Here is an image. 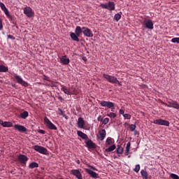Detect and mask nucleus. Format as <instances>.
<instances>
[{
    "label": "nucleus",
    "mask_w": 179,
    "mask_h": 179,
    "mask_svg": "<svg viewBox=\"0 0 179 179\" xmlns=\"http://www.w3.org/2000/svg\"><path fill=\"white\" fill-rule=\"evenodd\" d=\"M7 127H13V124L12 123V122H7Z\"/></svg>",
    "instance_id": "a19ab883"
},
{
    "label": "nucleus",
    "mask_w": 179,
    "mask_h": 179,
    "mask_svg": "<svg viewBox=\"0 0 179 179\" xmlns=\"http://www.w3.org/2000/svg\"><path fill=\"white\" fill-rule=\"evenodd\" d=\"M89 167L91 169H93V170H95V171H97L98 169H96V168L95 166H93L92 165H89Z\"/></svg>",
    "instance_id": "de8ad7c7"
},
{
    "label": "nucleus",
    "mask_w": 179,
    "mask_h": 179,
    "mask_svg": "<svg viewBox=\"0 0 179 179\" xmlns=\"http://www.w3.org/2000/svg\"><path fill=\"white\" fill-rule=\"evenodd\" d=\"M59 179H64V178H59Z\"/></svg>",
    "instance_id": "680f3d73"
},
{
    "label": "nucleus",
    "mask_w": 179,
    "mask_h": 179,
    "mask_svg": "<svg viewBox=\"0 0 179 179\" xmlns=\"http://www.w3.org/2000/svg\"><path fill=\"white\" fill-rule=\"evenodd\" d=\"M64 117L66 118V120H68V116L65 114V112L64 113Z\"/></svg>",
    "instance_id": "864d4df0"
},
{
    "label": "nucleus",
    "mask_w": 179,
    "mask_h": 179,
    "mask_svg": "<svg viewBox=\"0 0 179 179\" xmlns=\"http://www.w3.org/2000/svg\"><path fill=\"white\" fill-rule=\"evenodd\" d=\"M103 77L110 83L117 84L119 86H121L120 82L115 78V76H113V75L103 74Z\"/></svg>",
    "instance_id": "f03ea898"
},
{
    "label": "nucleus",
    "mask_w": 179,
    "mask_h": 179,
    "mask_svg": "<svg viewBox=\"0 0 179 179\" xmlns=\"http://www.w3.org/2000/svg\"><path fill=\"white\" fill-rule=\"evenodd\" d=\"M4 13L6 14V15L8 17V19H10V20H13V17L12 15H10L8 9L6 7H4V10H3Z\"/></svg>",
    "instance_id": "5701e85b"
},
{
    "label": "nucleus",
    "mask_w": 179,
    "mask_h": 179,
    "mask_svg": "<svg viewBox=\"0 0 179 179\" xmlns=\"http://www.w3.org/2000/svg\"><path fill=\"white\" fill-rule=\"evenodd\" d=\"M8 71V68L6 67V66L1 65L0 66V72H6Z\"/></svg>",
    "instance_id": "c756f323"
},
{
    "label": "nucleus",
    "mask_w": 179,
    "mask_h": 179,
    "mask_svg": "<svg viewBox=\"0 0 179 179\" xmlns=\"http://www.w3.org/2000/svg\"><path fill=\"white\" fill-rule=\"evenodd\" d=\"M106 136V131L105 129H101V130L99 131V140L103 141L105 137Z\"/></svg>",
    "instance_id": "6ab92c4d"
},
{
    "label": "nucleus",
    "mask_w": 179,
    "mask_h": 179,
    "mask_svg": "<svg viewBox=\"0 0 179 179\" xmlns=\"http://www.w3.org/2000/svg\"><path fill=\"white\" fill-rule=\"evenodd\" d=\"M144 26L148 29L152 30L154 29V23L152 22V20H145Z\"/></svg>",
    "instance_id": "9b49d317"
},
{
    "label": "nucleus",
    "mask_w": 179,
    "mask_h": 179,
    "mask_svg": "<svg viewBox=\"0 0 179 179\" xmlns=\"http://www.w3.org/2000/svg\"><path fill=\"white\" fill-rule=\"evenodd\" d=\"M0 7H1V10H3V12H4L5 4L3 3V2H0Z\"/></svg>",
    "instance_id": "ea45409f"
},
{
    "label": "nucleus",
    "mask_w": 179,
    "mask_h": 179,
    "mask_svg": "<svg viewBox=\"0 0 179 179\" xmlns=\"http://www.w3.org/2000/svg\"><path fill=\"white\" fill-rule=\"evenodd\" d=\"M124 152V148L121 147V145L118 146L116 152L117 154L121 155Z\"/></svg>",
    "instance_id": "c85d7f7f"
},
{
    "label": "nucleus",
    "mask_w": 179,
    "mask_h": 179,
    "mask_svg": "<svg viewBox=\"0 0 179 179\" xmlns=\"http://www.w3.org/2000/svg\"><path fill=\"white\" fill-rule=\"evenodd\" d=\"M0 124L3 127V121L2 120H0Z\"/></svg>",
    "instance_id": "5fc2aeb1"
},
{
    "label": "nucleus",
    "mask_w": 179,
    "mask_h": 179,
    "mask_svg": "<svg viewBox=\"0 0 179 179\" xmlns=\"http://www.w3.org/2000/svg\"><path fill=\"white\" fill-rule=\"evenodd\" d=\"M162 104L169 108H174V109H179V103L177 101H174L173 99H169L168 103L166 102H162Z\"/></svg>",
    "instance_id": "7ed1b4c3"
},
{
    "label": "nucleus",
    "mask_w": 179,
    "mask_h": 179,
    "mask_svg": "<svg viewBox=\"0 0 179 179\" xmlns=\"http://www.w3.org/2000/svg\"><path fill=\"white\" fill-rule=\"evenodd\" d=\"M70 37L74 41L79 42V38H78L76 33H70Z\"/></svg>",
    "instance_id": "412c9836"
},
{
    "label": "nucleus",
    "mask_w": 179,
    "mask_h": 179,
    "mask_svg": "<svg viewBox=\"0 0 179 179\" xmlns=\"http://www.w3.org/2000/svg\"><path fill=\"white\" fill-rule=\"evenodd\" d=\"M13 87H16V85H12Z\"/></svg>",
    "instance_id": "bf43d9fd"
},
{
    "label": "nucleus",
    "mask_w": 179,
    "mask_h": 179,
    "mask_svg": "<svg viewBox=\"0 0 179 179\" xmlns=\"http://www.w3.org/2000/svg\"><path fill=\"white\" fill-rule=\"evenodd\" d=\"M34 149L36 152H40V154L48 155V150L46 148L42 147L41 145H34Z\"/></svg>",
    "instance_id": "0eeeda50"
},
{
    "label": "nucleus",
    "mask_w": 179,
    "mask_h": 179,
    "mask_svg": "<svg viewBox=\"0 0 179 179\" xmlns=\"http://www.w3.org/2000/svg\"><path fill=\"white\" fill-rule=\"evenodd\" d=\"M2 29H3V21L0 18V31H2Z\"/></svg>",
    "instance_id": "79ce46f5"
},
{
    "label": "nucleus",
    "mask_w": 179,
    "mask_h": 179,
    "mask_svg": "<svg viewBox=\"0 0 179 179\" xmlns=\"http://www.w3.org/2000/svg\"><path fill=\"white\" fill-rule=\"evenodd\" d=\"M101 8L108 9V10H115V3L113 1H109L108 3H101L100 4Z\"/></svg>",
    "instance_id": "39448f33"
},
{
    "label": "nucleus",
    "mask_w": 179,
    "mask_h": 179,
    "mask_svg": "<svg viewBox=\"0 0 179 179\" xmlns=\"http://www.w3.org/2000/svg\"><path fill=\"white\" fill-rule=\"evenodd\" d=\"M71 173L74 176L77 177L78 179H83L82 176V173L78 169H72L71 170Z\"/></svg>",
    "instance_id": "4468645a"
},
{
    "label": "nucleus",
    "mask_w": 179,
    "mask_h": 179,
    "mask_svg": "<svg viewBox=\"0 0 179 179\" xmlns=\"http://www.w3.org/2000/svg\"><path fill=\"white\" fill-rule=\"evenodd\" d=\"M76 163H77L78 164H80V161L79 159H78V160L76 161Z\"/></svg>",
    "instance_id": "13d9d810"
},
{
    "label": "nucleus",
    "mask_w": 179,
    "mask_h": 179,
    "mask_svg": "<svg viewBox=\"0 0 179 179\" xmlns=\"http://www.w3.org/2000/svg\"><path fill=\"white\" fill-rule=\"evenodd\" d=\"M115 149H116L115 144H113L112 145H110V147L106 149V152H113V150H115Z\"/></svg>",
    "instance_id": "a878e982"
},
{
    "label": "nucleus",
    "mask_w": 179,
    "mask_h": 179,
    "mask_svg": "<svg viewBox=\"0 0 179 179\" xmlns=\"http://www.w3.org/2000/svg\"><path fill=\"white\" fill-rule=\"evenodd\" d=\"M3 127H7V122H3Z\"/></svg>",
    "instance_id": "6e6d98bb"
},
{
    "label": "nucleus",
    "mask_w": 179,
    "mask_h": 179,
    "mask_svg": "<svg viewBox=\"0 0 179 179\" xmlns=\"http://www.w3.org/2000/svg\"><path fill=\"white\" fill-rule=\"evenodd\" d=\"M100 104L101 107H107L109 109H110L111 111H115V103H113V102H111L110 101H101L100 102Z\"/></svg>",
    "instance_id": "20e7f679"
},
{
    "label": "nucleus",
    "mask_w": 179,
    "mask_h": 179,
    "mask_svg": "<svg viewBox=\"0 0 179 179\" xmlns=\"http://www.w3.org/2000/svg\"><path fill=\"white\" fill-rule=\"evenodd\" d=\"M140 169H141L140 164H137V165H136V166L134 168V171L136 173H138V171H140Z\"/></svg>",
    "instance_id": "f704fd0d"
},
{
    "label": "nucleus",
    "mask_w": 179,
    "mask_h": 179,
    "mask_svg": "<svg viewBox=\"0 0 179 179\" xmlns=\"http://www.w3.org/2000/svg\"><path fill=\"white\" fill-rule=\"evenodd\" d=\"M0 179H2V178H0Z\"/></svg>",
    "instance_id": "e2e57ef3"
},
{
    "label": "nucleus",
    "mask_w": 179,
    "mask_h": 179,
    "mask_svg": "<svg viewBox=\"0 0 179 179\" xmlns=\"http://www.w3.org/2000/svg\"><path fill=\"white\" fill-rule=\"evenodd\" d=\"M38 166H39V164L37 162H31L29 165V168L30 169H34V168H38Z\"/></svg>",
    "instance_id": "bb28decb"
},
{
    "label": "nucleus",
    "mask_w": 179,
    "mask_h": 179,
    "mask_svg": "<svg viewBox=\"0 0 179 179\" xmlns=\"http://www.w3.org/2000/svg\"><path fill=\"white\" fill-rule=\"evenodd\" d=\"M122 13L120 12V13H117V14H115V16H114V20L116 21V22H118L119 20H120L121 17H122Z\"/></svg>",
    "instance_id": "393cba45"
},
{
    "label": "nucleus",
    "mask_w": 179,
    "mask_h": 179,
    "mask_svg": "<svg viewBox=\"0 0 179 179\" xmlns=\"http://www.w3.org/2000/svg\"><path fill=\"white\" fill-rule=\"evenodd\" d=\"M18 161L22 164H27V161H29V158L26 155L20 154V156H18Z\"/></svg>",
    "instance_id": "f8f14e48"
},
{
    "label": "nucleus",
    "mask_w": 179,
    "mask_h": 179,
    "mask_svg": "<svg viewBox=\"0 0 179 179\" xmlns=\"http://www.w3.org/2000/svg\"><path fill=\"white\" fill-rule=\"evenodd\" d=\"M44 122L46 124V127L51 130H57V127L52 122L48 117H44Z\"/></svg>",
    "instance_id": "423d86ee"
},
{
    "label": "nucleus",
    "mask_w": 179,
    "mask_h": 179,
    "mask_svg": "<svg viewBox=\"0 0 179 179\" xmlns=\"http://www.w3.org/2000/svg\"><path fill=\"white\" fill-rule=\"evenodd\" d=\"M109 122V118L108 117H106L103 120V124H107V123Z\"/></svg>",
    "instance_id": "4c0bfd02"
},
{
    "label": "nucleus",
    "mask_w": 179,
    "mask_h": 179,
    "mask_svg": "<svg viewBox=\"0 0 179 179\" xmlns=\"http://www.w3.org/2000/svg\"><path fill=\"white\" fill-rule=\"evenodd\" d=\"M60 62L63 64H70V59L66 55L61 56Z\"/></svg>",
    "instance_id": "dca6fc26"
},
{
    "label": "nucleus",
    "mask_w": 179,
    "mask_h": 179,
    "mask_svg": "<svg viewBox=\"0 0 179 179\" xmlns=\"http://www.w3.org/2000/svg\"><path fill=\"white\" fill-rule=\"evenodd\" d=\"M59 110L60 111V115L64 117L65 111L62 110V109H61V108H59Z\"/></svg>",
    "instance_id": "a18cd8bd"
},
{
    "label": "nucleus",
    "mask_w": 179,
    "mask_h": 179,
    "mask_svg": "<svg viewBox=\"0 0 179 179\" xmlns=\"http://www.w3.org/2000/svg\"><path fill=\"white\" fill-rule=\"evenodd\" d=\"M29 116V113L27 110L23 111L20 113V117L23 118L24 120H26Z\"/></svg>",
    "instance_id": "cd10ccee"
},
{
    "label": "nucleus",
    "mask_w": 179,
    "mask_h": 179,
    "mask_svg": "<svg viewBox=\"0 0 179 179\" xmlns=\"http://www.w3.org/2000/svg\"><path fill=\"white\" fill-rule=\"evenodd\" d=\"M129 154V150H127V147H126V151H125V155L127 156Z\"/></svg>",
    "instance_id": "603ef678"
},
{
    "label": "nucleus",
    "mask_w": 179,
    "mask_h": 179,
    "mask_svg": "<svg viewBox=\"0 0 179 179\" xmlns=\"http://www.w3.org/2000/svg\"><path fill=\"white\" fill-rule=\"evenodd\" d=\"M62 90L67 95H71V94L70 89L66 88L65 85H62Z\"/></svg>",
    "instance_id": "4be33fe9"
},
{
    "label": "nucleus",
    "mask_w": 179,
    "mask_h": 179,
    "mask_svg": "<svg viewBox=\"0 0 179 179\" xmlns=\"http://www.w3.org/2000/svg\"><path fill=\"white\" fill-rule=\"evenodd\" d=\"M127 150H128L129 151V150H130V148H131V142H128L127 143Z\"/></svg>",
    "instance_id": "58836bf2"
},
{
    "label": "nucleus",
    "mask_w": 179,
    "mask_h": 179,
    "mask_svg": "<svg viewBox=\"0 0 179 179\" xmlns=\"http://www.w3.org/2000/svg\"><path fill=\"white\" fill-rule=\"evenodd\" d=\"M124 117L125 120H131V115L129 114H124Z\"/></svg>",
    "instance_id": "c9c22d12"
},
{
    "label": "nucleus",
    "mask_w": 179,
    "mask_h": 179,
    "mask_svg": "<svg viewBox=\"0 0 179 179\" xmlns=\"http://www.w3.org/2000/svg\"><path fill=\"white\" fill-rule=\"evenodd\" d=\"M127 124V122H125V124Z\"/></svg>",
    "instance_id": "052dcab7"
},
{
    "label": "nucleus",
    "mask_w": 179,
    "mask_h": 179,
    "mask_svg": "<svg viewBox=\"0 0 179 179\" xmlns=\"http://www.w3.org/2000/svg\"><path fill=\"white\" fill-rule=\"evenodd\" d=\"M107 116H108L110 118H115L117 115L115 114V113H110L109 114L107 115Z\"/></svg>",
    "instance_id": "72a5a7b5"
},
{
    "label": "nucleus",
    "mask_w": 179,
    "mask_h": 179,
    "mask_svg": "<svg viewBox=\"0 0 179 179\" xmlns=\"http://www.w3.org/2000/svg\"><path fill=\"white\" fill-rule=\"evenodd\" d=\"M98 121H99V122H103V117H101V115H100L98 117Z\"/></svg>",
    "instance_id": "49530a36"
},
{
    "label": "nucleus",
    "mask_w": 179,
    "mask_h": 179,
    "mask_svg": "<svg viewBox=\"0 0 179 179\" xmlns=\"http://www.w3.org/2000/svg\"><path fill=\"white\" fill-rule=\"evenodd\" d=\"M77 135L81 137V138H83V140H87L85 142L87 148H96V143H94L93 141L89 140V136H87V134L83 133L80 130H78Z\"/></svg>",
    "instance_id": "f257e3e1"
},
{
    "label": "nucleus",
    "mask_w": 179,
    "mask_h": 179,
    "mask_svg": "<svg viewBox=\"0 0 179 179\" xmlns=\"http://www.w3.org/2000/svg\"><path fill=\"white\" fill-rule=\"evenodd\" d=\"M59 100L62 101L63 100V97L62 96H59Z\"/></svg>",
    "instance_id": "4d7b16f0"
},
{
    "label": "nucleus",
    "mask_w": 179,
    "mask_h": 179,
    "mask_svg": "<svg viewBox=\"0 0 179 179\" xmlns=\"http://www.w3.org/2000/svg\"><path fill=\"white\" fill-rule=\"evenodd\" d=\"M75 33L77 35V37L80 36L81 33H83V29L80 26L76 27Z\"/></svg>",
    "instance_id": "aec40b11"
},
{
    "label": "nucleus",
    "mask_w": 179,
    "mask_h": 179,
    "mask_svg": "<svg viewBox=\"0 0 179 179\" xmlns=\"http://www.w3.org/2000/svg\"><path fill=\"white\" fill-rule=\"evenodd\" d=\"M134 135H138V134H139V133L137 130H136V129H134Z\"/></svg>",
    "instance_id": "8fccbe9b"
},
{
    "label": "nucleus",
    "mask_w": 179,
    "mask_h": 179,
    "mask_svg": "<svg viewBox=\"0 0 179 179\" xmlns=\"http://www.w3.org/2000/svg\"><path fill=\"white\" fill-rule=\"evenodd\" d=\"M24 13L28 17H31L34 15L33 9L31 7H25L24 8Z\"/></svg>",
    "instance_id": "ddd939ff"
},
{
    "label": "nucleus",
    "mask_w": 179,
    "mask_h": 179,
    "mask_svg": "<svg viewBox=\"0 0 179 179\" xmlns=\"http://www.w3.org/2000/svg\"><path fill=\"white\" fill-rule=\"evenodd\" d=\"M86 173H89V175L92 177V178H98L99 174L92 171L90 169H85Z\"/></svg>",
    "instance_id": "a211bd4d"
},
{
    "label": "nucleus",
    "mask_w": 179,
    "mask_h": 179,
    "mask_svg": "<svg viewBox=\"0 0 179 179\" xmlns=\"http://www.w3.org/2000/svg\"><path fill=\"white\" fill-rule=\"evenodd\" d=\"M170 177L173 179H179V176L176 173H171Z\"/></svg>",
    "instance_id": "473e14b6"
},
{
    "label": "nucleus",
    "mask_w": 179,
    "mask_h": 179,
    "mask_svg": "<svg viewBox=\"0 0 179 179\" xmlns=\"http://www.w3.org/2000/svg\"><path fill=\"white\" fill-rule=\"evenodd\" d=\"M171 41L173 42V43H179V38H173Z\"/></svg>",
    "instance_id": "e433bc0d"
},
{
    "label": "nucleus",
    "mask_w": 179,
    "mask_h": 179,
    "mask_svg": "<svg viewBox=\"0 0 179 179\" xmlns=\"http://www.w3.org/2000/svg\"><path fill=\"white\" fill-rule=\"evenodd\" d=\"M8 38H14L13 36V35H8Z\"/></svg>",
    "instance_id": "3c124183"
},
{
    "label": "nucleus",
    "mask_w": 179,
    "mask_h": 179,
    "mask_svg": "<svg viewBox=\"0 0 179 179\" xmlns=\"http://www.w3.org/2000/svg\"><path fill=\"white\" fill-rule=\"evenodd\" d=\"M82 59H83V61H85V62L87 61V59L86 56H83V57H82Z\"/></svg>",
    "instance_id": "09e8293b"
},
{
    "label": "nucleus",
    "mask_w": 179,
    "mask_h": 179,
    "mask_svg": "<svg viewBox=\"0 0 179 179\" xmlns=\"http://www.w3.org/2000/svg\"><path fill=\"white\" fill-rule=\"evenodd\" d=\"M82 29L83 34L87 38H92V36H94V34L90 28H87V27H83Z\"/></svg>",
    "instance_id": "9d476101"
},
{
    "label": "nucleus",
    "mask_w": 179,
    "mask_h": 179,
    "mask_svg": "<svg viewBox=\"0 0 179 179\" xmlns=\"http://www.w3.org/2000/svg\"><path fill=\"white\" fill-rule=\"evenodd\" d=\"M38 132L40 134H45V130H43L42 129H39V130H38Z\"/></svg>",
    "instance_id": "37998d69"
},
{
    "label": "nucleus",
    "mask_w": 179,
    "mask_h": 179,
    "mask_svg": "<svg viewBox=\"0 0 179 179\" xmlns=\"http://www.w3.org/2000/svg\"><path fill=\"white\" fill-rule=\"evenodd\" d=\"M77 124L78 126V128L83 129L85 124V120H83V117H78Z\"/></svg>",
    "instance_id": "f3484780"
},
{
    "label": "nucleus",
    "mask_w": 179,
    "mask_h": 179,
    "mask_svg": "<svg viewBox=\"0 0 179 179\" xmlns=\"http://www.w3.org/2000/svg\"><path fill=\"white\" fill-rule=\"evenodd\" d=\"M129 129L131 130V131H134V130L136 128V124H129Z\"/></svg>",
    "instance_id": "2f4dec72"
},
{
    "label": "nucleus",
    "mask_w": 179,
    "mask_h": 179,
    "mask_svg": "<svg viewBox=\"0 0 179 179\" xmlns=\"http://www.w3.org/2000/svg\"><path fill=\"white\" fill-rule=\"evenodd\" d=\"M106 143L108 145H110L113 143V138L111 137H108L107 140L106 141Z\"/></svg>",
    "instance_id": "7c9ffc66"
},
{
    "label": "nucleus",
    "mask_w": 179,
    "mask_h": 179,
    "mask_svg": "<svg viewBox=\"0 0 179 179\" xmlns=\"http://www.w3.org/2000/svg\"><path fill=\"white\" fill-rule=\"evenodd\" d=\"M14 78H15L17 83H20V85H21L22 86H24V87L29 86L28 82L24 81L23 78H22L21 76H20L19 75L15 74Z\"/></svg>",
    "instance_id": "6e6552de"
},
{
    "label": "nucleus",
    "mask_w": 179,
    "mask_h": 179,
    "mask_svg": "<svg viewBox=\"0 0 179 179\" xmlns=\"http://www.w3.org/2000/svg\"><path fill=\"white\" fill-rule=\"evenodd\" d=\"M14 128L15 129H17L22 133H25L26 131H27V129L24 125L15 124Z\"/></svg>",
    "instance_id": "2eb2a0df"
},
{
    "label": "nucleus",
    "mask_w": 179,
    "mask_h": 179,
    "mask_svg": "<svg viewBox=\"0 0 179 179\" xmlns=\"http://www.w3.org/2000/svg\"><path fill=\"white\" fill-rule=\"evenodd\" d=\"M119 113L121 114L122 115H123V117H124V109H120L119 110Z\"/></svg>",
    "instance_id": "c03bdc74"
},
{
    "label": "nucleus",
    "mask_w": 179,
    "mask_h": 179,
    "mask_svg": "<svg viewBox=\"0 0 179 179\" xmlns=\"http://www.w3.org/2000/svg\"><path fill=\"white\" fill-rule=\"evenodd\" d=\"M141 175L144 179H148V173L145 170L142 169L141 171Z\"/></svg>",
    "instance_id": "b1692460"
},
{
    "label": "nucleus",
    "mask_w": 179,
    "mask_h": 179,
    "mask_svg": "<svg viewBox=\"0 0 179 179\" xmlns=\"http://www.w3.org/2000/svg\"><path fill=\"white\" fill-rule=\"evenodd\" d=\"M153 123L155 124H159L160 126H170V122L166 121V120H162V118H159V120H155Z\"/></svg>",
    "instance_id": "1a4fd4ad"
}]
</instances>
